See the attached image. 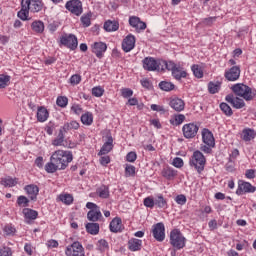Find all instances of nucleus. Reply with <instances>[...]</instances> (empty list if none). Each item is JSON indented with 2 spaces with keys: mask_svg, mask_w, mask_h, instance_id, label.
Listing matches in <instances>:
<instances>
[{
  "mask_svg": "<svg viewBox=\"0 0 256 256\" xmlns=\"http://www.w3.org/2000/svg\"><path fill=\"white\" fill-rule=\"evenodd\" d=\"M219 89H221V82H209L208 83V91L211 95H215V93H219Z\"/></svg>",
  "mask_w": 256,
  "mask_h": 256,
  "instance_id": "nucleus-36",
  "label": "nucleus"
},
{
  "mask_svg": "<svg viewBox=\"0 0 256 256\" xmlns=\"http://www.w3.org/2000/svg\"><path fill=\"white\" fill-rule=\"evenodd\" d=\"M97 250L101 253H105V251H109V242L105 239H101L96 244Z\"/></svg>",
  "mask_w": 256,
  "mask_h": 256,
  "instance_id": "nucleus-37",
  "label": "nucleus"
},
{
  "mask_svg": "<svg viewBox=\"0 0 256 256\" xmlns=\"http://www.w3.org/2000/svg\"><path fill=\"white\" fill-rule=\"evenodd\" d=\"M0 256H13V252L9 247H3L0 249Z\"/></svg>",
  "mask_w": 256,
  "mask_h": 256,
  "instance_id": "nucleus-58",
  "label": "nucleus"
},
{
  "mask_svg": "<svg viewBox=\"0 0 256 256\" xmlns=\"http://www.w3.org/2000/svg\"><path fill=\"white\" fill-rule=\"evenodd\" d=\"M170 107L174 109V111L180 113V111H183L185 109V101L180 98H174L170 101Z\"/></svg>",
  "mask_w": 256,
  "mask_h": 256,
  "instance_id": "nucleus-22",
  "label": "nucleus"
},
{
  "mask_svg": "<svg viewBox=\"0 0 256 256\" xmlns=\"http://www.w3.org/2000/svg\"><path fill=\"white\" fill-rule=\"evenodd\" d=\"M213 147H215V146H211V145H207V144L201 145L200 151H203V153L209 154L213 151Z\"/></svg>",
  "mask_w": 256,
  "mask_h": 256,
  "instance_id": "nucleus-60",
  "label": "nucleus"
},
{
  "mask_svg": "<svg viewBox=\"0 0 256 256\" xmlns=\"http://www.w3.org/2000/svg\"><path fill=\"white\" fill-rule=\"evenodd\" d=\"M59 199L65 205H71V203H73V196L71 194H61Z\"/></svg>",
  "mask_w": 256,
  "mask_h": 256,
  "instance_id": "nucleus-42",
  "label": "nucleus"
},
{
  "mask_svg": "<svg viewBox=\"0 0 256 256\" xmlns=\"http://www.w3.org/2000/svg\"><path fill=\"white\" fill-rule=\"evenodd\" d=\"M143 203H144V206L148 207L149 209H153V207H155V199L151 196L146 197Z\"/></svg>",
  "mask_w": 256,
  "mask_h": 256,
  "instance_id": "nucleus-49",
  "label": "nucleus"
},
{
  "mask_svg": "<svg viewBox=\"0 0 256 256\" xmlns=\"http://www.w3.org/2000/svg\"><path fill=\"white\" fill-rule=\"evenodd\" d=\"M103 218V214L101 213V209H94V210H90L87 213V219L88 221H92V223H96V221H99V219Z\"/></svg>",
  "mask_w": 256,
  "mask_h": 256,
  "instance_id": "nucleus-23",
  "label": "nucleus"
},
{
  "mask_svg": "<svg viewBox=\"0 0 256 256\" xmlns=\"http://www.w3.org/2000/svg\"><path fill=\"white\" fill-rule=\"evenodd\" d=\"M162 175L166 179H173V177L177 176V171L171 167H166L162 170Z\"/></svg>",
  "mask_w": 256,
  "mask_h": 256,
  "instance_id": "nucleus-34",
  "label": "nucleus"
},
{
  "mask_svg": "<svg viewBox=\"0 0 256 256\" xmlns=\"http://www.w3.org/2000/svg\"><path fill=\"white\" fill-rule=\"evenodd\" d=\"M10 83H11V76L0 74V89H5L9 87Z\"/></svg>",
  "mask_w": 256,
  "mask_h": 256,
  "instance_id": "nucleus-35",
  "label": "nucleus"
},
{
  "mask_svg": "<svg viewBox=\"0 0 256 256\" xmlns=\"http://www.w3.org/2000/svg\"><path fill=\"white\" fill-rule=\"evenodd\" d=\"M231 89L234 95H237V97H242V99H244L245 101H253V99H255V92H253L251 87L245 84H234Z\"/></svg>",
  "mask_w": 256,
  "mask_h": 256,
  "instance_id": "nucleus-3",
  "label": "nucleus"
},
{
  "mask_svg": "<svg viewBox=\"0 0 256 256\" xmlns=\"http://www.w3.org/2000/svg\"><path fill=\"white\" fill-rule=\"evenodd\" d=\"M47 119H49V111H47V109L43 106L38 107L37 120L40 123H45V121H47Z\"/></svg>",
  "mask_w": 256,
  "mask_h": 256,
  "instance_id": "nucleus-27",
  "label": "nucleus"
},
{
  "mask_svg": "<svg viewBox=\"0 0 256 256\" xmlns=\"http://www.w3.org/2000/svg\"><path fill=\"white\" fill-rule=\"evenodd\" d=\"M81 23L84 27H89L91 25V14H84L81 17Z\"/></svg>",
  "mask_w": 256,
  "mask_h": 256,
  "instance_id": "nucleus-50",
  "label": "nucleus"
},
{
  "mask_svg": "<svg viewBox=\"0 0 256 256\" xmlns=\"http://www.w3.org/2000/svg\"><path fill=\"white\" fill-rule=\"evenodd\" d=\"M19 183V179L11 176H5L0 179V185L6 188L15 187Z\"/></svg>",
  "mask_w": 256,
  "mask_h": 256,
  "instance_id": "nucleus-20",
  "label": "nucleus"
},
{
  "mask_svg": "<svg viewBox=\"0 0 256 256\" xmlns=\"http://www.w3.org/2000/svg\"><path fill=\"white\" fill-rule=\"evenodd\" d=\"M207 160L201 151L197 150L193 153L192 158L190 159L191 167L195 168L197 173L201 174L205 171V164Z\"/></svg>",
  "mask_w": 256,
  "mask_h": 256,
  "instance_id": "nucleus-5",
  "label": "nucleus"
},
{
  "mask_svg": "<svg viewBox=\"0 0 256 256\" xmlns=\"http://www.w3.org/2000/svg\"><path fill=\"white\" fill-rule=\"evenodd\" d=\"M17 205L19 207H29V199L25 196H19L17 198Z\"/></svg>",
  "mask_w": 256,
  "mask_h": 256,
  "instance_id": "nucleus-47",
  "label": "nucleus"
},
{
  "mask_svg": "<svg viewBox=\"0 0 256 256\" xmlns=\"http://www.w3.org/2000/svg\"><path fill=\"white\" fill-rule=\"evenodd\" d=\"M71 85H79L81 83V76L79 74H74L70 78Z\"/></svg>",
  "mask_w": 256,
  "mask_h": 256,
  "instance_id": "nucleus-56",
  "label": "nucleus"
},
{
  "mask_svg": "<svg viewBox=\"0 0 256 256\" xmlns=\"http://www.w3.org/2000/svg\"><path fill=\"white\" fill-rule=\"evenodd\" d=\"M65 8L77 17L83 13V3L81 0H70L66 3Z\"/></svg>",
  "mask_w": 256,
  "mask_h": 256,
  "instance_id": "nucleus-9",
  "label": "nucleus"
},
{
  "mask_svg": "<svg viewBox=\"0 0 256 256\" xmlns=\"http://www.w3.org/2000/svg\"><path fill=\"white\" fill-rule=\"evenodd\" d=\"M86 231L90 235H98L99 234V224L98 223H87Z\"/></svg>",
  "mask_w": 256,
  "mask_h": 256,
  "instance_id": "nucleus-33",
  "label": "nucleus"
},
{
  "mask_svg": "<svg viewBox=\"0 0 256 256\" xmlns=\"http://www.w3.org/2000/svg\"><path fill=\"white\" fill-rule=\"evenodd\" d=\"M25 219H26V223H29V221H35V219H37L39 213L31 208H24L22 211Z\"/></svg>",
  "mask_w": 256,
  "mask_h": 256,
  "instance_id": "nucleus-26",
  "label": "nucleus"
},
{
  "mask_svg": "<svg viewBox=\"0 0 256 256\" xmlns=\"http://www.w3.org/2000/svg\"><path fill=\"white\" fill-rule=\"evenodd\" d=\"M25 191L29 195L31 201H35V199H37V195H39V187L34 184L25 186Z\"/></svg>",
  "mask_w": 256,
  "mask_h": 256,
  "instance_id": "nucleus-24",
  "label": "nucleus"
},
{
  "mask_svg": "<svg viewBox=\"0 0 256 256\" xmlns=\"http://www.w3.org/2000/svg\"><path fill=\"white\" fill-rule=\"evenodd\" d=\"M67 103H69V99L65 96H59L56 100L58 107H67Z\"/></svg>",
  "mask_w": 256,
  "mask_h": 256,
  "instance_id": "nucleus-48",
  "label": "nucleus"
},
{
  "mask_svg": "<svg viewBox=\"0 0 256 256\" xmlns=\"http://www.w3.org/2000/svg\"><path fill=\"white\" fill-rule=\"evenodd\" d=\"M154 203L159 209H167L169 207V205L167 204V199H165L162 194H158L156 196V198L154 199Z\"/></svg>",
  "mask_w": 256,
  "mask_h": 256,
  "instance_id": "nucleus-28",
  "label": "nucleus"
},
{
  "mask_svg": "<svg viewBox=\"0 0 256 256\" xmlns=\"http://www.w3.org/2000/svg\"><path fill=\"white\" fill-rule=\"evenodd\" d=\"M126 160L129 163H135V161H137V153L135 152H129L126 156Z\"/></svg>",
  "mask_w": 256,
  "mask_h": 256,
  "instance_id": "nucleus-59",
  "label": "nucleus"
},
{
  "mask_svg": "<svg viewBox=\"0 0 256 256\" xmlns=\"http://www.w3.org/2000/svg\"><path fill=\"white\" fill-rule=\"evenodd\" d=\"M165 65L164 70L167 69L168 71H171L172 77L176 79V81H181V79H185L187 77V71H185L182 67L177 66L175 62L169 61V62H163Z\"/></svg>",
  "mask_w": 256,
  "mask_h": 256,
  "instance_id": "nucleus-6",
  "label": "nucleus"
},
{
  "mask_svg": "<svg viewBox=\"0 0 256 256\" xmlns=\"http://www.w3.org/2000/svg\"><path fill=\"white\" fill-rule=\"evenodd\" d=\"M140 21L141 19L139 17L131 16L129 18V25L135 29Z\"/></svg>",
  "mask_w": 256,
  "mask_h": 256,
  "instance_id": "nucleus-54",
  "label": "nucleus"
},
{
  "mask_svg": "<svg viewBox=\"0 0 256 256\" xmlns=\"http://www.w3.org/2000/svg\"><path fill=\"white\" fill-rule=\"evenodd\" d=\"M111 163V158L109 156H103L100 158V164L106 167V165H109Z\"/></svg>",
  "mask_w": 256,
  "mask_h": 256,
  "instance_id": "nucleus-63",
  "label": "nucleus"
},
{
  "mask_svg": "<svg viewBox=\"0 0 256 256\" xmlns=\"http://www.w3.org/2000/svg\"><path fill=\"white\" fill-rule=\"evenodd\" d=\"M150 109L152 111H157L159 113H165V108L163 106L157 105V104H152L150 106Z\"/></svg>",
  "mask_w": 256,
  "mask_h": 256,
  "instance_id": "nucleus-61",
  "label": "nucleus"
},
{
  "mask_svg": "<svg viewBox=\"0 0 256 256\" xmlns=\"http://www.w3.org/2000/svg\"><path fill=\"white\" fill-rule=\"evenodd\" d=\"M110 231L112 233H121L123 231V221L116 217L110 222Z\"/></svg>",
  "mask_w": 256,
  "mask_h": 256,
  "instance_id": "nucleus-19",
  "label": "nucleus"
},
{
  "mask_svg": "<svg viewBox=\"0 0 256 256\" xmlns=\"http://www.w3.org/2000/svg\"><path fill=\"white\" fill-rule=\"evenodd\" d=\"M105 93V89L101 86H96L92 88V95L94 97H103V94Z\"/></svg>",
  "mask_w": 256,
  "mask_h": 256,
  "instance_id": "nucleus-46",
  "label": "nucleus"
},
{
  "mask_svg": "<svg viewBox=\"0 0 256 256\" xmlns=\"http://www.w3.org/2000/svg\"><path fill=\"white\" fill-rule=\"evenodd\" d=\"M71 111H73V113H75V115H81V113H83V108H81V106L75 104L71 107Z\"/></svg>",
  "mask_w": 256,
  "mask_h": 256,
  "instance_id": "nucleus-62",
  "label": "nucleus"
},
{
  "mask_svg": "<svg viewBox=\"0 0 256 256\" xmlns=\"http://www.w3.org/2000/svg\"><path fill=\"white\" fill-rule=\"evenodd\" d=\"M256 137L255 130L251 128H246L242 131V139L243 141H253V139Z\"/></svg>",
  "mask_w": 256,
  "mask_h": 256,
  "instance_id": "nucleus-30",
  "label": "nucleus"
},
{
  "mask_svg": "<svg viewBox=\"0 0 256 256\" xmlns=\"http://www.w3.org/2000/svg\"><path fill=\"white\" fill-rule=\"evenodd\" d=\"M255 191L256 187L251 185V183L239 180L236 195H243V193H255Z\"/></svg>",
  "mask_w": 256,
  "mask_h": 256,
  "instance_id": "nucleus-13",
  "label": "nucleus"
},
{
  "mask_svg": "<svg viewBox=\"0 0 256 256\" xmlns=\"http://www.w3.org/2000/svg\"><path fill=\"white\" fill-rule=\"evenodd\" d=\"M135 36L133 34L127 35L122 41V49L125 53H129L135 49Z\"/></svg>",
  "mask_w": 256,
  "mask_h": 256,
  "instance_id": "nucleus-14",
  "label": "nucleus"
},
{
  "mask_svg": "<svg viewBox=\"0 0 256 256\" xmlns=\"http://www.w3.org/2000/svg\"><path fill=\"white\" fill-rule=\"evenodd\" d=\"M105 51H107V44L103 42H95L92 45V52L96 55V57H98V59L103 57Z\"/></svg>",
  "mask_w": 256,
  "mask_h": 256,
  "instance_id": "nucleus-16",
  "label": "nucleus"
},
{
  "mask_svg": "<svg viewBox=\"0 0 256 256\" xmlns=\"http://www.w3.org/2000/svg\"><path fill=\"white\" fill-rule=\"evenodd\" d=\"M121 95L124 97V99H129V97H133V90L130 88H122Z\"/></svg>",
  "mask_w": 256,
  "mask_h": 256,
  "instance_id": "nucleus-52",
  "label": "nucleus"
},
{
  "mask_svg": "<svg viewBox=\"0 0 256 256\" xmlns=\"http://www.w3.org/2000/svg\"><path fill=\"white\" fill-rule=\"evenodd\" d=\"M170 244L174 249H183L185 247V236L178 229L170 232Z\"/></svg>",
  "mask_w": 256,
  "mask_h": 256,
  "instance_id": "nucleus-7",
  "label": "nucleus"
},
{
  "mask_svg": "<svg viewBox=\"0 0 256 256\" xmlns=\"http://www.w3.org/2000/svg\"><path fill=\"white\" fill-rule=\"evenodd\" d=\"M112 150H113V137L108 136L107 141L101 147L98 155H107V153H110Z\"/></svg>",
  "mask_w": 256,
  "mask_h": 256,
  "instance_id": "nucleus-21",
  "label": "nucleus"
},
{
  "mask_svg": "<svg viewBox=\"0 0 256 256\" xmlns=\"http://www.w3.org/2000/svg\"><path fill=\"white\" fill-rule=\"evenodd\" d=\"M135 176V166L127 165L125 168V177H133Z\"/></svg>",
  "mask_w": 256,
  "mask_h": 256,
  "instance_id": "nucleus-51",
  "label": "nucleus"
},
{
  "mask_svg": "<svg viewBox=\"0 0 256 256\" xmlns=\"http://www.w3.org/2000/svg\"><path fill=\"white\" fill-rule=\"evenodd\" d=\"M34 33H43L45 31V24L41 20H36L31 24Z\"/></svg>",
  "mask_w": 256,
  "mask_h": 256,
  "instance_id": "nucleus-32",
  "label": "nucleus"
},
{
  "mask_svg": "<svg viewBox=\"0 0 256 256\" xmlns=\"http://www.w3.org/2000/svg\"><path fill=\"white\" fill-rule=\"evenodd\" d=\"M141 247H143V241L137 238H131L128 241V249L130 251H141Z\"/></svg>",
  "mask_w": 256,
  "mask_h": 256,
  "instance_id": "nucleus-25",
  "label": "nucleus"
},
{
  "mask_svg": "<svg viewBox=\"0 0 256 256\" xmlns=\"http://www.w3.org/2000/svg\"><path fill=\"white\" fill-rule=\"evenodd\" d=\"M226 101L231 103L235 109H243L245 107V101L241 98H235L233 95H227Z\"/></svg>",
  "mask_w": 256,
  "mask_h": 256,
  "instance_id": "nucleus-18",
  "label": "nucleus"
},
{
  "mask_svg": "<svg viewBox=\"0 0 256 256\" xmlns=\"http://www.w3.org/2000/svg\"><path fill=\"white\" fill-rule=\"evenodd\" d=\"M159 87L162 91H173V89H175V84L167 81H162L159 83Z\"/></svg>",
  "mask_w": 256,
  "mask_h": 256,
  "instance_id": "nucleus-40",
  "label": "nucleus"
},
{
  "mask_svg": "<svg viewBox=\"0 0 256 256\" xmlns=\"http://www.w3.org/2000/svg\"><path fill=\"white\" fill-rule=\"evenodd\" d=\"M29 11L31 13H39L40 11H43V0H22L21 10L17 14L19 19L27 21Z\"/></svg>",
  "mask_w": 256,
  "mask_h": 256,
  "instance_id": "nucleus-2",
  "label": "nucleus"
},
{
  "mask_svg": "<svg viewBox=\"0 0 256 256\" xmlns=\"http://www.w3.org/2000/svg\"><path fill=\"white\" fill-rule=\"evenodd\" d=\"M185 121V115H174V120H170L171 125H181Z\"/></svg>",
  "mask_w": 256,
  "mask_h": 256,
  "instance_id": "nucleus-44",
  "label": "nucleus"
},
{
  "mask_svg": "<svg viewBox=\"0 0 256 256\" xmlns=\"http://www.w3.org/2000/svg\"><path fill=\"white\" fill-rule=\"evenodd\" d=\"M182 133L185 139H193L199 133V126L195 123H188L182 127Z\"/></svg>",
  "mask_w": 256,
  "mask_h": 256,
  "instance_id": "nucleus-11",
  "label": "nucleus"
},
{
  "mask_svg": "<svg viewBox=\"0 0 256 256\" xmlns=\"http://www.w3.org/2000/svg\"><path fill=\"white\" fill-rule=\"evenodd\" d=\"M60 43L61 45H64V47L71 49V51H75V49L79 45V42L77 41V36L73 34L62 36L60 38Z\"/></svg>",
  "mask_w": 256,
  "mask_h": 256,
  "instance_id": "nucleus-10",
  "label": "nucleus"
},
{
  "mask_svg": "<svg viewBox=\"0 0 256 256\" xmlns=\"http://www.w3.org/2000/svg\"><path fill=\"white\" fill-rule=\"evenodd\" d=\"M175 201L178 205H185V203H187V197H185L183 194H180L176 196Z\"/></svg>",
  "mask_w": 256,
  "mask_h": 256,
  "instance_id": "nucleus-57",
  "label": "nucleus"
},
{
  "mask_svg": "<svg viewBox=\"0 0 256 256\" xmlns=\"http://www.w3.org/2000/svg\"><path fill=\"white\" fill-rule=\"evenodd\" d=\"M202 141L205 145L215 147V137H213V133L209 129L204 128L202 130Z\"/></svg>",
  "mask_w": 256,
  "mask_h": 256,
  "instance_id": "nucleus-17",
  "label": "nucleus"
},
{
  "mask_svg": "<svg viewBox=\"0 0 256 256\" xmlns=\"http://www.w3.org/2000/svg\"><path fill=\"white\" fill-rule=\"evenodd\" d=\"M73 161V153L71 151L56 150L50 157V162L45 165L47 173H55L56 171H65L69 164Z\"/></svg>",
  "mask_w": 256,
  "mask_h": 256,
  "instance_id": "nucleus-1",
  "label": "nucleus"
},
{
  "mask_svg": "<svg viewBox=\"0 0 256 256\" xmlns=\"http://www.w3.org/2000/svg\"><path fill=\"white\" fill-rule=\"evenodd\" d=\"M3 231H4L5 235L11 236V235H15V232H16L17 230H16L15 227H13L12 225H6V226L4 227V229H3Z\"/></svg>",
  "mask_w": 256,
  "mask_h": 256,
  "instance_id": "nucleus-53",
  "label": "nucleus"
},
{
  "mask_svg": "<svg viewBox=\"0 0 256 256\" xmlns=\"http://www.w3.org/2000/svg\"><path fill=\"white\" fill-rule=\"evenodd\" d=\"M191 70H192L193 74L197 77V79L203 78V70L201 69V67H199V65L194 64L191 67Z\"/></svg>",
  "mask_w": 256,
  "mask_h": 256,
  "instance_id": "nucleus-45",
  "label": "nucleus"
},
{
  "mask_svg": "<svg viewBox=\"0 0 256 256\" xmlns=\"http://www.w3.org/2000/svg\"><path fill=\"white\" fill-rule=\"evenodd\" d=\"M152 235L154 239L160 243L165 241V224H163V222H159L153 225Z\"/></svg>",
  "mask_w": 256,
  "mask_h": 256,
  "instance_id": "nucleus-12",
  "label": "nucleus"
},
{
  "mask_svg": "<svg viewBox=\"0 0 256 256\" xmlns=\"http://www.w3.org/2000/svg\"><path fill=\"white\" fill-rule=\"evenodd\" d=\"M247 179H255V170L254 169H248L245 173Z\"/></svg>",
  "mask_w": 256,
  "mask_h": 256,
  "instance_id": "nucleus-64",
  "label": "nucleus"
},
{
  "mask_svg": "<svg viewBox=\"0 0 256 256\" xmlns=\"http://www.w3.org/2000/svg\"><path fill=\"white\" fill-rule=\"evenodd\" d=\"M104 29L108 33L119 30V22L108 20L104 23Z\"/></svg>",
  "mask_w": 256,
  "mask_h": 256,
  "instance_id": "nucleus-31",
  "label": "nucleus"
},
{
  "mask_svg": "<svg viewBox=\"0 0 256 256\" xmlns=\"http://www.w3.org/2000/svg\"><path fill=\"white\" fill-rule=\"evenodd\" d=\"M65 253L67 256H85V248L79 241H76L67 246Z\"/></svg>",
  "mask_w": 256,
  "mask_h": 256,
  "instance_id": "nucleus-8",
  "label": "nucleus"
},
{
  "mask_svg": "<svg viewBox=\"0 0 256 256\" xmlns=\"http://www.w3.org/2000/svg\"><path fill=\"white\" fill-rule=\"evenodd\" d=\"M220 109H221V111H223L224 114L227 115V117H231V115H233V110L231 109V106H229L225 102H222L220 104Z\"/></svg>",
  "mask_w": 256,
  "mask_h": 256,
  "instance_id": "nucleus-41",
  "label": "nucleus"
},
{
  "mask_svg": "<svg viewBox=\"0 0 256 256\" xmlns=\"http://www.w3.org/2000/svg\"><path fill=\"white\" fill-rule=\"evenodd\" d=\"M145 71H165V60H156L153 57H146L142 61Z\"/></svg>",
  "mask_w": 256,
  "mask_h": 256,
  "instance_id": "nucleus-4",
  "label": "nucleus"
},
{
  "mask_svg": "<svg viewBox=\"0 0 256 256\" xmlns=\"http://www.w3.org/2000/svg\"><path fill=\"white\" fill-rule=\"evenodd\" d=\"M224 77L227 81H237L241 77V68L239 66H233L225 71Z\"/></svg>",
  "mask_w": 256,
  "mask_h": 256,
  "instance_id": "nucleus-15",
  "label": "nucleus"
},
{
  "mask_svg": "<svg viewBox=\"0 0 256 256\" xmlns=\"http://www.w3.org/2000/svg\"><path fill=\"white\" fill-rule=\"evenodd\" d=\"M64 130V133H67V131H71L72 129H79V122L77 121H71L70 123H65L62 127Z\"/></svg>",
  "mask_w": 256,
  "mask_h": 256,
  "instance_id": "nucleus-38",
  "label": "nucleus"
},
{
  "mask_svg": "<svg viewBox=\"0 0 256 256\" xmlns=\"http://www.w3.org/2000/svg\"><path fill=\"white\" fill-rule=\"evenodd\" d=\"M173 167H176L177 169H181V167H183L184 163H183V159L176 157L173 159L172 162Z\"/></svg>",
  "mask_w": 256,
  "mask_h": 256,
  "instance_id": "nucleus-55",
  "label": "nucleus"
},
{
  "mask_svg": "<svg viewBox=\"0 0 256 256\" xmlns=\"http://www.w3.org/2000/svg\"><path fill=\"white\" fill-rule=\"evenodd\" d=\"M81 122L83 125H92L93 123V114L91 112H87L81 116Z\"/></svg>",
  "mask_w": 256,
  "mask_h": 256,
  "instance_id": "nucleus-39",
  "label": "nucleus"
},
{
  "mask_svg": "<svg viewBox=\"0 0 256 256\" xmlns=\"http://www.w3.org/2000/svg\"><path fill=\"white\" fill-rule=\"evenodd\" d=\"M65 141V131L61 128L57 137L52 141L54 147H61Z\"/></svg>",
  "mask_w": 256,
  "mask_h": 256,
  "instance_id": "nucleus-29",
  "label": "nucleus"
},
{
  "mask_svg": "<svg viewBox=\"0 0 256 256\" xmlns=\"http://www.w3.org/2000/svg\"><path fill=\"white\" fill-rule=\"evenodd\" d=\"M97 193L101 199H107L109 197V187L102 186L98 189Z\"/></svg>",
  "mask_w": 256,
  "mask_h": 256,
  "instance_id": "nucleus-43",
  "label": "nucleus"
}]
</instances>
